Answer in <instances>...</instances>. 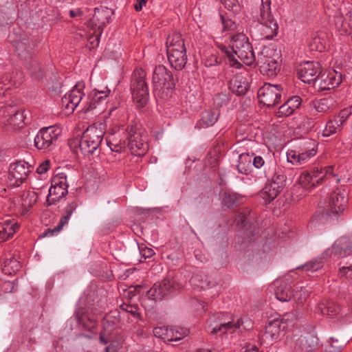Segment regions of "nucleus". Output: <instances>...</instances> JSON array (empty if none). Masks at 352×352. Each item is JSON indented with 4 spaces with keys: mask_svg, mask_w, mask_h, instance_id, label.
Listing matches in <instances>:
<instances>
[{
    "mask_svg": "<svg viewBox=\"0 0 352 352\" xmlns=\"http://www.w3.org/2000/svg\"><path fill=\"white\" fill-rule=\"evenodd\" d=\"M218 48L228 58L231 67L240 68L241 63L252 65L256 61V57L248 38L242 33H239L230 38L228 47L221 43H217Z\"/></svg>",
    "mask_w": 352,
    "mask_h": 352,
    "instance_id": "1",
    "label": "nucleus"
},
{
    "mask_svg": "<svg viewBox=\"0 0 352 352\" xmlns=\"http://www.w3.org/2000/svg\"><path fill=\"white\" fill-rule=\"evenodd\" d=\"M208 327L210 333H221L230 335L231 338L236 337L243 331L252 329L253 322L248 318H238L230 314L219 316Z\"/></svg>",
    "mask_w": 352,
    "mask_h": 352,
    "instance_id": "2",
    "label": "nucleus"
},
{
    "mask_svg": "<svg viewBox=\"0 0 352 352\" xmlns=\"http://www.w3.org/2000/svg\"><path fill=\"white\" fill-rule=\"evenodd\" d=\"M260 11L254 18L258 22L260 39L271 40L278 34V25L271 13V0H261Z\"/></svg>",
    "mask_w": 352,
    "mask_h": 352,
    "instance_id": "3",
    "label": "nucleus"
},
{
    "mask_svg": "<svg viewBox=\"0 0 352 352\" xmlns=\"http://www.w3.org/2000/svg\"><path fill=\"white\" fill-rule=\"evenodd\" d=\"M166 53L170 65L182 70L186 64L187 55L182 35L178 32L170 34L166 41Z\"/></svg>",
    "mask_w": 352,
    "mask_h": 352,
    "instance_id": "4",
    "label": "nucleus"
},
{
    "mask_svg": "<svg viewBox=\"0 0 352 352\" xmlns=\"http://www.w3.org/2000/svg\"><path fill=\"white\" fill-rule=\"evenodd\" d=\"M333 170V166H316L310 170H304L298 177V184L306 190L311 189L325 179L334 177Z\"/></svg>",
    "mask_w": 352,
    "mask_h": 352,
    "instance_id": "5",
    "label": "nucleus"
},
{
    "mask_svg": "<svg viewBox=\"0 0 352 352\" xmlns=\"http://www.w3.org/2000/svg\"><path fill=\"white\" fill-rule=\"evenodd\" d=\"M126 141V146L133 155L141 156L148 150L146 135L137 124L127 129Z\"/></svg>",
    "mask_w": 352,
    "mask_h": 352,
    "instance_id": "6",
    "label": "nucleus"
},
{
    "mask_svg": "<svg viewBox=\"0 0 352 352\" xmlns=\"http://www.w3.org/2000/svg\"><path fill=\"white\" fill-rule=\"evenodd\" d=\"M104 136L102 129L91 126L82 133L79 146L84 155L93 154L101 144Z\"/></svg>",
    "mask_w": 352,
    "mask_h": 352,
    "instance_id": "7",
    "label": "nucleus"
},
{
    "mask_svg": "<svg viewBox=\"0 0 352 352\" xmlns=\"http://www.w3.org/2000/svg\"><path fill=\"white\" fill-rule=\"evenodd\" d=\"M145 76L144 70L135 69L133 74L131 85L133 99L140 106L145 105L148 98V89L145 82Z\"/></svg>",
    "mask_w": 352,
    "mask_h": 352,
    "instance_id": "8",
    "label": "nucleus"
},
{
    "mask_svg": "<svg viewBox=\"0 0 352 352\" xmlns=\"http://www.w3.org/2000/svg\"><path fill=\"white\" fill-rule=\"evenodd\" d=\"M62 133L58 125L43 127L34 138V145L39 150H46L55 142Z\"/></svg>",
    "mask_w": 352,
    "mask_h": 352,
    "instance_id": "9",
    "label": "nucleus"
},
{
    "mask_svg": "<svg viewBox=\"0 0 352 352\" xmlns=\"http://www.w3.org/2000/svg\"><path fill=\"white\" fill-rule=\"evenodd\" d=\"M152 82L155 92H164L175 87V81L171 73L163 65L155 67L152 76Z\"/></svg>",
    "mask_w": 352,
    "mask_h": 352,
    "instance_id": "10",
    "label": "nucleus"
},
{
    "mask_svg": "<svg viewBox=\"0 0 352 352\" xmlns=\"http://www.w3.org/2000/svg\"><path fill=\"white\" fill-rule=\"evenodd\" d=\"M31 166L24 161L11 163L8 174V182L10 186L18 187L28 178L31 171Z\"/></svg>",
    "mask_w": 352,
    "mask_h": 352,
    "instance_id": "11",
    "label": "nucleus"
},
{
    "mask_svg": "<svg viewBox=\"0 0 352 352\" xmlns=\"http://www.w3.org/2000/svg\"><path fill=\"white\" fill-rule=\"evenodd\" d=\"M276 286L275 295L277 300L281 302H287L294 299L298 302H302L308 296V293L305 291L296 292L294 294L293 287L290 284L280 280H276L274 283Z\"/></svg>",
    "mask_w": 352,
    "mask_h": 352,
    "instance_id": "12",
    "label": "nucleus"
},
{
    "mask_svg": "<svg viewBox=\"0 0 352 352\" xmlns=\"http://www.w3.org/2000/svg\"><path fill=\"white\" fill-rule=\"evenodd\" d=\"M85 84L78 82L76 85L62 98V108L65 113L69 114L74 112L82 100L85 94L83 92Z\"/></svg>",
    "mask_w": 352,
    "mask_h": 352,
    "instance_id": "13",
    "label": "nucleus"
},
{
    "mask_svg": "<svg viewBox=\"0 0 352 352\" xmlns=\"http://www.w3.org/2000/svg\"><path fill=\"white\" fill-rule=\"evenodd\" d=\"M282 89L279 85L265 83L258 90V98L261 103L273 107L280 100Z\"/></svg>",
    "mask_w": 352,
    "mask_h": 352,
    "instance_id": "14",
    "label": "nucleus"
},
{
    "mask_svg": "<svg viewBox=\"0 0 352 352\" xmlns=\"http://www.w3.org/2000/svg\"><path fill=\"white\" fill-rule=\"evenodd\" d=\"M180 286L173 278H166L160 283H156L148 291V298L153 300H161Z\"/></svg>",
    "mask_w": 352,
    "mask_h": 352,
    "instance_id": "15",
    "label": "nucleus"
},
{
    "mask_svg": "<svg viewBox=\"0 0 352 352\" xmlns=\"http://www.w3.org/2000/svg\"><path fill=\"white\" fill-rule=\"evenodd\" d=\"M305 145H309L308 149L300 151H289L287 153V160L294 165H303L316 154V143L311 140L305 142Z\"/></svg>",
    "mask_w": 352,
    "mask_h": 352,
    "instance_id": "16",
    "label": "nucleus"
},
{
    "mask_svg": "<svg viewBox=\"0 0 352 352\" xmlns=\"http://www.w3.org/2000/svg\"><path fill=\"white\" fill-rule=\"evenodd\" d=\"M348 201L347 192L345 190L338 189L330 196L328 215L337 218L345 210Z\"/></svg>",
    "mask_w": 352,
    "mask_h": 352,
    "instance_id": "17",
    "label": "nucleus"
},
{
    "mask_svg": "<svg viewBox=\"0 0 352 352\" xmlns=\"http://www.w3.org/2000/svg\"><path fill=\"white\" fill-rule=\"evenodd\" d=\"M0 114L3 117V122L12 129L21 128L24 124V113L14 107H3Z\"/></svg>",
    "mask_w": 352,
    "mask_h": 352,
    "instance_id": "18",
    "label": "nucleus"
},
{
    "mask_svg": "<svg viewBox=\"0 0 352 352\" xmlns=\"http://www.w3.org/2000/svg\"><path fill=\"white\" fill-rule=\"evenodd\" d=\"M321 73V67L319 63L307 61L300 65L298 69V78L305 83H311L318 81V75Z\"/></svg>",
    "mask_w": 352,
    "mask_h": 352,
    "instance_id": "19",
    "label": "nucleus"
},
{
    "mask_svg": "<svg viewBox=\"0 0 352 352\" xmlns=\"http://www.w3.org/2000/svg\"><path fill=\"white\" fill-rule=\"evenodd\" d=\"M263 158L259 155H256L254 153H243L239 157V164L237 169L239 172L243 175H248L251 172V164L256 168H261L264 165Z\"/></svg>",
    "mask_w": 352,
    "mask_h": 352,
    "instance_id": "20",
    "label": "nucleus"
},
{
    "mask_svg": "<svg viewBox=\"0 0 352 352\" xmlns=\"http://www.w3.org/2000/svg\"><path fill=\"white\" fill-rule=\"evenodd\" d=\"M249 87L248 80V73L245 72H232L229 80V89L232 92L237 96L244 95Z\"/></svg>",
    "mask_w": 352,
    "mask_h": 352,
    "instance_id": "21",
    "label": "nucleus"
},
{
    "mask_svg": "<svg viewBox=\"0 0 352 352\" xmlns=\"http://www.w3.org/2000/svg\"><path fill=\"white\" fill-rule=\"evenodd\" d=\"M23 79V74L19 70L4 74L0 79V97L6 96L14 87L19 85Z\"/></svg>",
    "mask_w": 352,
    "mask_h": 352,
    "instance_id": "22",
    "label": "nucleus"
},
{
    "mask_svg": "<svg viewBox=\"0 0 352 352\" xmlns=\"http://www.w3.org/2000/svg\"><path fill=\"white\" fill-rule=\"evenodd\" d=\"M320 91L329 90L338 87L342 82V75L334 69L324 72L318 79Z\"/></svg>",
    "mask_w": 352,
    "mask_h": 352,
    "instance_id": "23",
    "label": "nucleus"
},
{
    "mask_svg": "<svg viewBox=\"0 0 352 352\" xmlns=\"http://www.w3.org/2000/svg\"><path fill=\"white\" fill-rule=\"evenodd\" d=\"M109 93L110 90L107 88L103 91L96 89L92 91L88 97V101L83 107L84 111L87 113L98 108L99 111H101L100 106L106 102V98Z\"/></svg>",
    "mask_w": 352,
    "mask_h": 352,
    "instance_id": "24",
    "label": "nucleus"
},
{
    "mask_svg": "<svg viewBox=\"0 0 352 352\" xmlns=\"http://www.w3.org/2000/svg\"><path fill=\"white\" fill-rule=\"evenodd\" d=\"M327 255L333 254L338 257H345L352 254V241L345 237H342L334 243L331 250L324 252Z\"/></svg>",
    "mask_w": 352,
    "mask_h": 352,
    "instance_id": "25",
    "label": "nucleus"
},
{
    "mask_svg": "<svg viewBox=\"0 0 352 352\" xmlns=\"http://www.w3.org/2000/svg\"><path fill=\"white\" fill-rule=\"evenodd\" d=\"M309 45L311 51L324 52L329 46L328 34L325 32H318L313 34Z\"/></svg>",
    "mask_w": 352,
    "mask_h": 352,
    "instance_id": "26",
    "label": "nucleus"
},
{
    "mask_svg": "<svg viewBox=\"0 0 352 352\" xmlns=\"http://www.w3.org/2000/svg\"><path fill=\"white\" fill-rule=\"evenodd\" d=\"M317 345L316 338L311 336H300L295 340L292 346L295 352H308L312 351Z\"/></svg>",
    "mask_w": 352,
    "mask_h": 352,
    "instance_id": "27",
    "label": "nucleus"
},
{
    "mask_svg": "<svg viewBox=\"0 0 352 352\" xmlns=\"http://www.w3.org/2000/svg\"><path fill=\"white\" fill-rule=\"evenodd\" d=\"M285 328V325L283 324V320H273L266 326L264 336L271 340H277Z\"/></svg>",
    "mask_w": 352,
    "mask_h": 352,
    "instance_id": "28",
    "label": "nucleus"
},
{
    "mask_svg": "<svg viewBox=\"0 0 352 352\" xmlns=\"http://www.w3.org/2000/svg\"><path fill=\"white\" fill-rule=\"evenodd\" d=\"M283 184H280L274 179L267 183L261 192V197L266 202L274 200L283 190Z\"/></svg>",
    "mask_w": 352,
    "mask_h": 352,
    "instance_id": "29",
    "label": "nucleus"
},
{
    "mask_svg": "<svg viewBox=\"0 0 352 352\" xmlns=\"http://www.w3.org/2000/svg\"><path fill=\"white\" fill-rule=\"evenodd\" d=\"M300 104L301 98L299 96H294L288 99L287 102L279 107L276 113L277 116L278 117L289 116L299 108Z\"/></svg>",
    "mask_w": 352,
    "mask_h": 352,
    "instance_id": "30",
    "label": "nucleus"
},
{
    "mask_svg": "<svg viewBox=\"0 0 352 352\" xmlns=\"http://www.w3.org/2000/svg\"><path fill=\"white\" fill-rule=\"evenodd\" d=\"M329 16V23L333 25L335 29L340 32V34H344L348 32L350 29L349 23L344 19L343 14L337 11L333 15L328 14Z\"/></svg>",
    "mask_w": 352,
    "mask_h": 352,
    "instance_id": "31",
    "label": "nucleus"
},
{
    "mask_svg": "<svg viewBox=\"0 0 352 352\" xmlns=\"http://www.w3.org/2000/svg\"><path fill=\"white\" fill-rule=\"evenodd\" d=\"M280 57L281 55L279 50L271 47H264L256 60L259 66H262L264 62L265 63H270L269 60L272 59L274 60H280Z\"/></svg>",
    "mask_w": 352,
    "mask_h": 352,
    "instance_id": "32",
    "label": "nucleus"
},
{
    "mask_svg": "<svg viewBox=\"0 0 352 352\" xmlns=\"http://www.w3.org/2000/svg\"><path fill=\"white\" fill-rule=\"evenodd\" d=\"M19 226L14 219H7L0 223V238L6 241L18 230Z\"/></svg>",
    "mask_w": 352,
    "mask_h": 352,
    "instance_id": "33",
    "label": "nucleus"
},
{
    "mask_svg": "<svg viewBox=\"0 0 352 352\" xmlns=\"http://www.w3.org/2000/svg\"><path fill=\"white\" fill-rule=\"evenodd\" d=\"M38 195L34 191H28L23 194L20 199L21 214H26L30 209L36 203Z\"/></svg>",
    "mask_w": 352,
    "mask_h": 352,
    "instance_id": "34",
    "label": "nucleus"
},
{
    "mask_svg": "<svg viewBox=\"0 0 352 352\" xmlns=\"http://www.w3.org/2000/svg\"><path fill=\"white\" fill-rule=\"evenodd\" d=\"M220 113L218 110H206L201 113V118L197 122L199 128H207L212 126L218 120Z\"/></svg>",
    "mask_w": 352,
    "mask_h": 352,
    "instance_id": "35",
    "label": "nucleus"
},
{
    "mask_svg": "<svg viewBox=\"0 0 352 352\" xmlns=\"http://www.w3.org/2000/svg\"><path fill=\"white\" fill-rule=\"evenodd\" d=\"M316 311L322 315H327L330 317L336 316L340 314V307L333 302L328 301L326 303L322 302L318 305Z\"/></svg>",
    "mask_w": 352,
    "mask_h": 352,
    "instance_id": "36",
    "label": "nucleus"
},
{
    "mask_svg": "<svg viewBox=\"0 0 352 352\" xmlns=\"http://www.w3.org/2000/svg\"><path fill=\"white\" fill-rule=\"evenodd\" d=\"M334 100L331 98H324L316 100L312 104V111L318 113H325L333 107Z\"/></svg>",
    "mask_w": 352,
    "mask_h": 352,
    "instance_id": "37",
    "label": "nucleus"
},
{
    "mask_svg": "<svg viewBox=\"0 0 352 352\" xmlns=\"http://www.w3.org/2000/svg\"><path fill=\"white\" fill-rule=\"evenodd\" d=\"M67 193V188L65 187L55 186L52 184L49 189V194L47 197V202L48 205H52L58 201L60 198Z\"/></svg>",
    "mask_w": 352,
    "mask_h": 352,
    "instance_id": "38",
    "label": "nucleus"
},
{
    "mask_svg": "<svg viewBox=\"0 0 352 352\" xmlns=\"http://www.w3.org/2000/svg\"><path fill=\"white\" fill-rule=\"evenodd\" d=\"M270 63H265L262 66H260V71L263 75H266L269 77L275 76L280 70L279 62L280 60L274 59L269 60Z\"/></svg>",
    "mask_w": 352,
    "mask_h": 352,
    "instance_id": "39",
    "label": "nucleus"
},
{
    "mask_svg": "<svg viewBox=\"0 0 352 352\" xmlns=\"http://www.w3.org/2000/svg\"><path fill=\"white\" fill-rule=\"evenodd\" d=\"M342 128L341 121L334 118L327 122L324 129L322 131V136L329 137L340 131Z\"/></svg>",
    "mask_w": 352,
    "mask_h": 352,
    "instance_id": "40",
    "label": "nucleus"
},
{
    "mask_svg": "<svg viewBox=\"0 0 352 352\" xmlns=\"http://www.w3.org/2000/svg\"><path fill=\"white\" fill-rule=\"evenodd\" d=\"M188 335L186 329L181 328H168L166 336V342H177Z\"/></svg>",
    "mask_w": 352,
    "mask_h": 352,
    "instance_id": "41",
    "label": "nucleus"
},
{
    "mask_svg": "<svg viewBox=\"0 0 352 352\" xmlns=\"http://www.w3.org/2000/svg\"><path fill=\"white\" fill-rule=\"evenodd\" d=\"M324 253L322 254V257H317L314 260L310 261L302 267H299L298 269L305 270L307 272H314L322 268L324 264L323 258H324Z\"/></svg>",
    "mask_w": 352,
    "mask_h": 352,
    "instance_id": "42",
    "label": "nucleus"
},
{
    "mask_svg": "<svg viewBox=\"0 0 352 352\" xmlns=\"http://www.w3.org/2000/svg\"><path fill=\"white\" fill-rule=\"evenodd\" d=\"M76 208L77 204L76 202H72L65 207V214L60 219L58 230L62 229L63 226L67 224L72 214L76 210Z\"/></svg>",
    "mask_w": 352,
    "mask_h": 352,
    "instance_id": "43",
    "label": "nucleus"
},
{
    "mask_svg": "<svg viewBox=\"0 0 352 352\" xmlns=\"http://www.w3.org/2000/svg\"><path fill=\"white\" fill-rule=\"evenodd\" d=\"M220 62L221 59L212 50L207 52L203 55L202 63L207 67L217 65Z\"/></svg>",
    "mask_w": 352,
    "mask_h": 352,
    "instance_id": "44",
    "label": "nucleus"
},
{
    "mask_svg": "<svg viewBox=\"0 0 352 352\" xmlns=\"http://www.w3.org/2000/svg\"><path fill=\"white\" fill-rule=\"evenodd\" d=\"M190 285L195 288L205 289L208 287V284L202 279V276L199 274L192 275L190 280Z\"/></svg>",
    "mask_w": 352,
    "mask_h": 352,
    "instance_id": "45",
    "label": "nucleus"
},
{
    "mask_svg": "<svg viewBox=\"0 0 352 352\" xmlns=\"http://www.w3.org/2000/svg\"><path fill=\"white\" fill-rule=\"evenodd\" d=\"M52 184L55 186L60 187H65V188H68V184L67 183V177L64 173H59L56 175L52 180Z\"/></svg>",
    "mask_w": 352,
    "mask_h": 352,
    "instance_id": "46",
    "label": "nucleus"
},
{
    "mask_svg": "<svg viewBox=\"0 0 352 352\" xmlns=\"http://www.w3.org/2000/svg\"><path fill=\"white\" fill-rule=\"evenodd\" d=\"M85 10L82 8H72L69 10V16L76 21L82 20L85 18Z\"/></svg>",
    "mask_w": 352,
    "mask_h": 352,
    "instance_id": "47",
    "label": "nucleus"
},
{
    "mask_svg": "<svg viewBox=\"0 0 352 352\" xmlns=\"http://www.w3.org/2000/svg\"><path fill=\"white\" fill-rule=\"evenodd\" d=\"M168 330V327H157L153 329V334L155 337L162 339L166 342Z\"/></svg>",
    "mask_w": 352,
    "mask_h": 352,
    "instance_id": "48",
    "label": "nucleus"
},
{
    "mask_svg": "<svg viewBox=\"0 0 352 352\" xmlns=\"http://www.w3.org/2000/svg\"><path fill=\"white\" fill-rule=\"evenodd\" d=\"M107 145L112 151L121 152L122 149L126 146V139L122 142H114L109 141L107 142Z\"/></svg>",
    "mask_w": 352,
    "mask_h": 352,
    "instance_id": "49",
    "label": "nucleus"
},
{
    "mask_svg": "<svg viewBox=\"0 0 352 352\" xmlns=\"http://www.w3.org/2000/svg\"><path fill=\"white\" fill-rule=\"evenodd\" d=\"M225 7L232 12L239 10V3L238 0H223Z\"/></svg>",
    "mask_w": 352,
    "mask_h": 352,
    "instance_id": "50",
    "label": "nucleus"
},
{
    "mask_svg": "<svg viewBox=\"0 0 352 352\" xmlns=\"http://www.w3.org/2000/svg\"><path fill=\"white\" fill-rule=\"evenodd\" d=\"M50 162L49 160L43 161L36 168V173L40 175L41 177H43L47 171L49 170Z\"/></svg>",
    "mask_w": 352,
    "mask_h": 352,
    "instance_id": "51",
    "label": "nucleus"
},
{
    "mask_svg": "<svg viewBox=\"0 0 352 352\" xmlns=\"http://www.w3.org/2000/svg\"><path fill=\"white\" fill-rule=\"evenodd\" d=\"M351 111L348 109H344L343 110H342L339 115L335 118L336 119H338L339 120L341 121V124L343 126V124L344 123V122L347 120V118H349V116H350L351 114Z\"/></svg>",
    "mask_w": 352,
    "mask_h": 352,
    "instance_id": "52",
    "label": "nucleus"
},
{
    "mask_svg": "<svg viewBox=\"0 0 352 352\" xmlns=\"http://www.w3.org/2000/svg\"><path fill=\"white\" fill-rule=\"evenodd\" d=\"M222 23L223 24V30H235L236 25L234 22L232 20L228 19L225 20L222 16H221Z\"/></svg>",
    "mask_w": 352,
    "mask_h": 352,
    "instance_id": "53",
    "label": "nucleus"
},
{
    "mask_svg": "<svg viewBox=\"0 0 352 352\" xmlns=\"http://www.w3.org/2000/svg\"><path fill=\"white\" fill-rule=\"evenodd\" d=\"M29 69L30 70V72L33 76H34L35 77H37L36 72H37V70L40 69V65H38V63H37L36 60H32V62L30 63Z\"/></svg>",
    "mask_w": 352,
    "mask_h": 352,
    "instance_id": "54",
    "label": "nucleus"
},
{
    "mask_svg": "<svg viewBox=\"0 0 352 352\" xmlns=\"http://www.w3.org/2000/svg\"><path fill=\"white\" fill-rule=\"evenodd\" d=\"M140 253L145 258H151L154 254V251L151 248H145L140 250Z\"/></svg>",
    "mask_w": 352,
    "mask_h": 352,
    "instance_id": "55",
    "label": "nucleus"
},
{
    "mask_svg": "<svg viewBox=\"0 0 352 352\" xmlns=\"http://www.w3.org/2000/svg\"><path fill=\"white\" fill-rule=\"evenodd\" d=\"M340 272L352 278V265L348 267H342L340 269Z\"/></svg>",
    "mask_w": 352,
    "mask_h": 352,
    "instance_id": "56",
    "label": "nucleus"
},
{
    "mask_svg": "<svg viewBox=\"0 0 352 352\" xmlns=\"http://www.w3.org/2000/svg\"><path fill=\"white\" fill-rule=\"evenodd\" d=\"M241 352H258V349L255 346L248 345L243 348Z\"/></svg>",
    "mask_w": 352,
    "mask_h": 352,
    "instance_id": "57",
    "label": "nucleus"
},
{
    "mask_svg": "<svg viewBox=\"0 0 352 352\" xmlns=\"http://www.w3.org/2000/svg\"><path fill=\"white\" fill-rule=\"evenodd\" d=\"M145 4H146L145 0H142L140 2H138L134 6L135 10L136 11H140L142 9L143 6H144Z\"/></svg>",
    "mask_w": 352,
    "mask_h": 352,
    "instance_id": "58",
    "label": "nucleus"
},
{
    "mask_svg": "<svg viewBox=\"0 0 352 352\" xmlns=\"http://www.w3.org/2000/svg\"><path fill=\"white\" fill-rule=\"evenodd\" d=\"M100 15V12L98 9H96L95 10V12H94V19H99V16Z\"/></svg>",
    "mask_w": 352,
    "mask_h": 352,
    "instance_id": "59",
    "label": "nucleus"
},
{
    "mask_svg": "<svg viewBox=\"0 0 352 352\" xmlns=\"http://www.w3.org/2000/svg\"><path fill=\"white\" fill-rule=\"evenodd\" d=\"M197 352H214V351L207 349H202L199 350Z\"/></svg>",
    "mask_w": 352,
    "mask_h": 352,
    "instance_id": "60",
    "label": "nucleus"
},
{
    "mask_svg": "<svg viewBox=\"0 0 352 352\" xmlns=\"http://www.w3.org/2000/svg\"><path fill=\"white\" fill-rule=\"evenodd\" d=\"M100 342L102 344H107V341L102 336H100Z\"/></svg>",
    "mask_w": 352,
    "mask_h": 352,
    "instance_id": "61",
    "label": "nucleus"
},
{
    "mask_svg": "<svg viewBox=\"0 0 352 352\" xmlns=\"http://www.w3.org/2000/svg\"><path fill=\"white\" fill-rule=\"evenodd\" d=\"M240 219H241V226H242L244 223V222H245V218L244 216H242V217H240Z\"/></svg>",
    "mask_w": 352,
    "mask_h": 352,
    "instance_id": "62",
    "label": "nucleus"
},
{
    "mask_svg": "<svg viewBox=\"0 0 352 352\" xmlns=\"http://www.w3.org/2000/svg\"><path fill=\"white\" fill-rule=\"evenodd\" d=\"M289 316H290V314H288L285 315V318L283 320H288Z\"/></svg>",
    "mask_w": 352,
    "mask_h": 352,
    "instance_id": "63",
    "label": "nucleus"
},
{
    "mask_svg": "<svg viewBox=\"0 0 352 352\" xmlns=\"http://www.w3.org/2000/svg\"><path fill=\"white\" fill-rule=\"evenodd\" d=\"M221 98V95L217 96L214 98L215 102H217V100Z\"/></svg>",
    "mask_w": 352,
    "mask_h": 352,
    "instance_id": "64",
    "label": "nucleus"
}]
</instances>
